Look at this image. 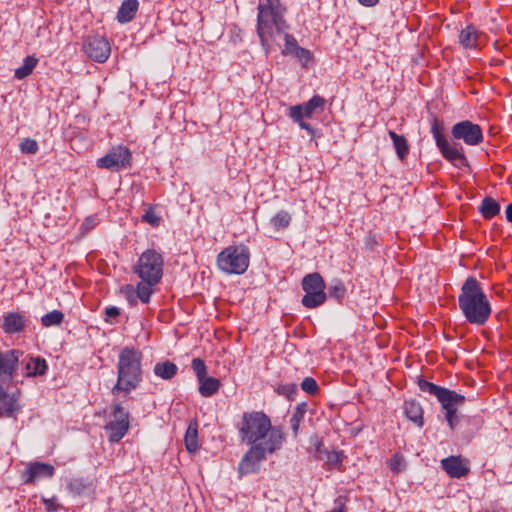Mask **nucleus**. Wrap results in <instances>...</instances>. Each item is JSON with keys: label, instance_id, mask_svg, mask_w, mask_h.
<instances>
[{"label": "nucleus", "instance_id": "obj_1", "mask_svg": "<svg viewBox=\"0 0 512 512\" xmlns=\"http://www.w3.org/2000/svg\"><path fill=\"white\" fill-rule=\"evenodd\" d=\"M458 306L466 322L474 326H484L492 314L491 303L481 283L473 276L462 284Z\"/></svg>", "mask_w": 512, "mask_h": 512}, {"label": "nucleus", "instance_id": "obj_2", "mask_svg": "<svg viewBox=\"0 0 512 512\" xmlns=\"http://www.w3.org/2000/svg\"><path fill=\"white\" fill-rule=\"evenodd\" d=\"M142 353L134 347H124L119 356L117 364V382L112 388L113 395L119 392L129 394L137 389L142 380Z\"/></svg>", "mask_w": 512, "mask_h": 512}, {"label": "nucleus", "instance_id": "obj_3", "mask_svg": "<svg viewBox=\"0 0 512 512\" xmlns=\"http://www.w3.org/2000/svg\"><path fill=\"white\" fill-rule=\"evenodd\" d=\"M257 34L261 45H268V37L273 34V28L277 33H284L288 25L284 19L286 7L281 0H266V3H260L257 7Z\"/></svg>", "mask_w": 512, "mask_h": 512}, {"label": "nucleus", "instance_id": "obj_4", "mask_svg": "<svg viewBox=\"0 0 512 512\" xmlns=\"http://www.w3.org/2000/svg\"><path fill=\"white\" fill-rule=\"evenodd\" d=\"M237 427L240 440L249 445L268 439L275 429L282 430L279 426L272 427L270 418L262 411L244 412Z\"/></svg>", "mask_w": 512, "mask_h": 512}, {"label": "nucleus", "instance_id": "obj_5", "mask_svg": "<svg viewBox=\"0 0 512 512\" xmlns=\"http://www.w3.org/2000/svg\"><path fill=\"white\" fill-rule=\"evenodd\" d=\"M284 441V433L281 429H275L265 443L251 445L250 449L244 454L238 465L239 476L257 473L260 465L266 458V453H274L280 449Z\"/></svg>", "mask_w": 512, "mask_h": 512}, {"label": "nucleus", "instance_id": "obj_6", "mask_svg": "<svg viewBox=\"0 0 512 512\" xmlns=\"http://www.w3.org/2000/svg\"><path fill=\"white\" fill-rule=\"evenodd\" d=\"M249 263L250 251L243 244L230 245L217 256V266L226 274L241 275L247 271Z\"/></svg>", "mask_w": 512, "mask_h": 512}, {"label": "nucleus", "instance_id": "obj_7", "mask_svg": "<svg viewBox=\"0 0 512 512\" xmlns=\"http://www.w3.org/2000/svg\"><path fill=\"white\" fill-rule=\"evenodd\" d=\"M164 259L155 249L145 250L139 257L133 272L148 283H159L163 276Z\"/></svg>", "mask_w": 512, "mask_h": 512}, {"label": "nucleus", "instance_id": "obj_8", "mask_svg": "<svg viewBox=\"0 0 512 512\" xmlns=\"http://www.w3.org/2000/svg\"><path fill=\"white\" fill-rule=\"evenodd\" d=\"M431 133L435 139L436 146L447 161L458 169L469 167V162L463 152V147L459 143L450 142L443 135L441 125L436 118L431 124Z\"/></svg>", "mask_w": 512, "mask_h": 512}, {"label": "nucleus", "instance_id": "obj_9", "mask_svg": "<svg viewBox=\"0 0 512 512\" xmlns=\"http://www.w3.org/2000/svg\"><path fill=\"white\" fill-rule=\"evenodd\" d=\"M419 389L430 395H433L441 403L442 409L445 413L457 412L458 407L465 403V396L459 394L448 388L438 386L426 379L420 378L418 380Z\"/></svg>", "mask_w": 512, "mask_h": 512}, {"label": "nucleus", "instance_id": "obj_10", "mask_svg": "<svg viewBox=\"0 0 512 512\" xmlns=\"http://www.w3.org/2000/svg\"><path fill=\"white\" fill-rule=\"evenodd\" d=\"M302 289L305 295L302 297L301 303L304 307L313 309L322 305L326 299L325 282L323 277L315 272L307 274L302 280Z\"/></svg>", "mask_w": 512, "mask_h": 512}, {"label": "nucleus", "instance_id": "obj_11", "mask_svg": "<svg viewBox=\"0 0 512 512\" xmlns=\"http://www.w3.org/2000/svg\"><path fill=\"white\" fill-rule=\"evenodd\" d=\"M131 151L122 145L112 147L103 157L97 159L96 165L100 169L121 171L130 166Z\"/></svg>", "mask_w": 512, "mask_h": 512}, {"label": "nucleus", "instance_id": "obj_12", "mask_svg": "<svg viewBox=\"0 0 512 512\" xmlns=\"http://www.w3.org/2000/svg\"><path fill=\"white\" fill-rule=\"evenodd\" d=\"M451 136L453 140H461L468 146H477L484 140L481 126L469 120L455 123L451 128Z\"/></svg>", "mask_w": 512, "mask_h": 512}, {"label": "nucleus", "instance_id": "obj_13", "mask_svg": "<svg viewBox=\"0 0 512 512\" xmlns=\"http://www.w3.org/2000/svg\"><path fill=\"white\" fill-rule=\"evenodd\" d=\"M85 55L91 60L104 63L110 56L111 47L108 40L99 34L88 35L82 45Z\"/></svg>", "mask_w": 512, "mask_h": 512}, {"label": "nucleus", "instance_id": "obj_14", "mask_svg": "<svg viewBox=\"0 0 512 512\" xmlns=\"http://www.w3.org/2000/svg\"><path fill=\"white\" fill-rule=\"evenodd\" d=\"M325 99L319 95H314L304 104H298L289 108V117L292 120H301L311 118L318 110L322 111L325 106Z\"/></svg>", "mask_w": 512, "mask_h": 512}, {"label": "nucleus", "instance_id": "obj_15", "mask_svg": "<svg viewBox=\"0 0 512 512\" xmlns=\"http://www.w3.org/2000/svg\"><path fill=\"white\" fill-rule=\"evenodd\" d=\"M23 352L17 349L0 352V377L5 376L13 379L16 375L20 357Z\"/></svg>", "mask_w": 512, "mask_h": 512}, {"label": "nucleus", "instance_id": "obj_16", "mask_svg": "<svg viewBox=\"0 0 512 512\" xmlns=\"http://www.w3.org/2000/svg\"><path fill=\"white\" fill-rule=\"evenodd\" d=\"M442 469L452 478H461L468 474L469 462L461 456H449L441 460Z\"/></svg>", "mask_w": 512, "mask_h": 512}, {"label": "nucleus", "instance_id": "obj_17", "mask_svg": "<svg viewBox=\"0 0 512 512\" xmlns=\"http://www.w3.org/2000/svg\"><path fill=\"white\" fill-rule=\"evenodd\" d=\"M54 467L47 463L34 462L27 467L24 477L26 484L34 483L40 478H51L54 475Z\"/></svg>", "mask_w": 512, "mask_h": 512}, {"label": "nucleus", "instance_id": "obj_18", "mask_svg": "<svg viewBox=\"0 0 512 512\" xmlns=\"http://www.w3.org/2000/svg\"><path fill=\"white\" fill-rule=\"evenodd\" d=\"M27 324L26 317L19 312H9L3 317V330L8 334L19 333Z\"/></svg>", "mask_w": 512, "mask_h": 512}, {"label": "nucleus", "instance_id": "obj_19", "mask_svg": "<svg viewBox=\"0 0 512 512\" xmlns=\"http://www.w3.org/2000/svg\"><path fill=\"white\" fill-rule=\"evenodd\" d=\"M480 32L473 25H468L459 33V43L465 49H476Z\"/></svg>", "mask_w": 512, "mask_h": 512}, {"label": "nucleus", "instance_id": "obj_20", "mask_svg": "<svg viewBox=\"0 0 512 512\" xmlns=\"http://www.w3.org/2000/svg\"><path fill=\"white\" fill-rule=\"evenodd\" d=\"M403 410L409 420L413 421L419 427L423 426V409L419 402L407 400L404 402Z\"/></svg>", "mask_w": 512, "mask_h": 512}, {"label": "nucleus", "instance_id": "obj_21", "mask_svg": "<svg viewBox=\"0 0 512 512\" xmlns=\"http://www.w3.org/2000/svg\"><path fill=\"white\" fill-rule=\"evenodd\" d=\"M92 482L86 478H71L67 483V490L74 496L88 494L92 490Z\"/></svg>", "mask_w": 512, "mask_h": 512}, {"label": "nucleus", "instance_id": "obj_22", "mask_svg": "<svg viewBox=\"0 0 512 512\" xmlns=\"http://www.w3.org/2000/svg\"><path fill=\"white\" fill-rule=\"evenodd\" d=\"M139 3L137 0H125L122 2L118 12L117 20L120 23H128L133 20L138 11Z\"/></svg>", "mask_w": 512, "mask_h": 512}, {"label": "nucleus", "instance_id": "obj_23", "mask_svg": "<svg viewBox=\"0 0 512 512\" xmlns=\"http://www.w3.org/2000/svg\"><path fill=\"white\" fill-rule=\"evenodd\" d=\"M26 369V377H36L42 376L46 373L48 369V365L44 358L38 357H30L29 360L25 364Z\"/></svg>", "mask_w": 512, "mask_h": 512}, {"label": "nucleus", "instance_id": "obj_24", "mask_svg": "<svg viewBox=\"0 0 512 512\" xmlns=\"http://www.w3.org/2000/svg\"><path fill=\"white\" fill-rule=\"evenodd\" d=\"M307 410L308 404L306 402H301L296 405L292 412L289 422L292 429V434L295 438L299 435L300 424L304 421Z\"/></svg>", "mask_w": 512, "mask_h": 512}, {"label": "nucleus", "instance_id": "obj_25", "mask_svg": "<svg viewBox=\"0 0 512 512\" xmlns=\"http://www.w3.org/2000/svg\"><path fill=\"white\" fill-rule=\"evenodd\" d=\"M129 429V422H114L110 421L105 425V430L109 432V440L111 442L120 441Z\"/></svg>", "mask_w": 512, "mask_h": 512}, {"label": "nucleus", "instance_id": "obj_26", "mask_svg": "<svg viewBox=\"0 0 512 512\" xmlns=\"http://www.w3.org/2000/svg\"><path fill=\"white\" fill-rule=\"evenodd\" d=\"M199 393L204 397H211L218 392L220 388V381L214 377H207L198 380Z\"/></svg>", "mask_w": 512, "mask_h": 512}, {"label": "nucleus", "instance_id": "obj_27", "mask_svg": "<svg viewBox=\"0 0 512 512\" xmlns=\"http://www.w3.org/2000/svg\"><path fill=\"white\" fill-rule=\"evenodd\" d=\"M178 371V367L171 361L159 362L154 366V374L164 380L172 379Z\"/></svg>", "mask_w": 512, "mask_h": 512}, {"label": "nucleus", "instance_id": "obj_28", "mask_svg": "<svg viewBox=\"0 0 512 512\" xmlns=\"http://www.w3.org/2000/svg\"><path fill=\"white\" fill-rule=\"evenodd\" d=\"M184 442L189 453H194L199 449L198 429L196 422H190L185 433Z\"/></svg>", "mask_w": 512, "mask_h": 512}, {"label": "nucleus", "instance_id": "obj_29", "mask_svg": "<svg viewBox=\"0 0 512 512\" xmlns=\"http://www.w3.org/2000/svg\"><path fill=\"white\" fill-rule=\"evenodd\" d=\"M479 212L485 219H491L500 212V204L492 197H485L480 206Z\"/></svg>", "mask_w": 512, "mask_h": 512}, {"label": "nucleus", "instance_id": "obj_30", "mask_svg": "<svg viewBox=\"0 0 512 512\" xmlns=\"http://www.w3.org/2000/svg\"><path fill=\"white\" fill-rule=\"evenodd\" d=\"M389 137L393 141L394 148L398 157L403 160L409 153V146L406 138L403 135H398L394 131H389Z\"/></svg>", "mask_w": 512, "mask_h": 512}, {"label": "nucleus", "instance_id": "obj_31", "mask_svg": "<svg viewBox=\"0 0 512 512\" xmlns=\"http://www.w3.org/2000/svg\"><path fill=\"white\" fill-rule=\"evenodd\" d=\"M157 284L158 283H148L147 281L141 280L134 287L136 297H138L143 304H148L150 302L151 295L154 292L153 287Z\"/></svg>", "mask_w": 512, "mask_h": 512}, {"label": "nucleus", "instance_id": "obj_32", "mask_svg": "<svg viewBox=\"0 0 512 512\" xmlns=\"http://www.w3.org/2000/svg\"><path fill=\"white\" fill-rule=\"evenodd\" d=\"M38 60L34 56H27L21 67L15 70V77L19 80L29 76L37 65Z\"/></svg>", "mask_w": 512, "mask_h": 512}, {"label": "nucleus", "instance_id": "obj_33", "mask_svg": "<svg viewBox=\"0 0 512 512\" xmlns=\"http://www.w3.org/2000/svg\"><path fill=\"white\" fill-rule=\"evenodd\" d=\"M290 222H291V215L285 210L278 211L271 218V225L276 230H282V229L287 228L290 225Z\"/></svg>", "mask_w": 512, "mask_h": 512}, {"label": "nucleus", "instance_id": "obj_34", "mask_svg": "<svg viewBox=\"0 0 512 512\" xmlns=\"http://www.w3.org/2000/svg\"><path fill=\"white\" fill-rule=\"evenodd\" d=\"M64 320V313L60 310H53L46 313L41 318V323L44 327L58 326Z\"/></svg>", "mask_w": 512, "mask_h": 512}, {"label": "nucleus", "instance_id": "obj_35", "mask_svg": "<svg viewBox=\"0 0 512 512\" xmlns=\"http://www.w3.org/2000/svg\"><path fill=\"white\" fill-rule=\"evenodd\" d=\"M328 294L338 302H341L346 294L343 282L341 280H334L328 288Z\"/></svg>", "mask_w": 512, "mask_h": 512}, {"label": "nucleus", "instance_id": "obj_36", "mask_svg": "<svg viewBox=\"0 0 512 512\" xmlns=\"http://www.w3.org/2000/svg\"><path fill=\"white\" fill-rule=\"evenodd\" d=\"M388 466L393 474H399L406 469L405 458L402 454H394L388 462Z\"/></svg>", "mask_w": 512, "mask_h": 512}, {"label": "nucleus", "instance_id": "obj_37", "mask_svg": "<svg viewBox=\"0 0 512 512\" xmlns=\"http://www.w3.org/2000/svg\"><path fill=\"white\" fill-rule=\"evenodd\" d=\"M114 422H129V413L124 410L119 402L114 401L111 405Z\"/></svg>", "mask_w": 512, "mask_h": 512}, {"label": "nucleus", "instance_id": "obj_38", "mask_svg": "<svg viewBox=\"0 0 512 512\" xmlns=\"http://www.w3.org/2000/svg\"><path fill=\"white\" fill-rule=\"evenodd\" d=\"M142 220L152 227H158L161 221V217L157 215L152 207H149L142 216Z\"/></svg>", "mask_w": 512, "mask_h": 512}, {"label": "nucleus", "instance_id": "obj_39", "mask_svg": "<svg viewBox=\"0 0 512 512\" xmlns=\"http://www.w3.org/2000/svg\"><path fill=\"white\" fill-rule=\"evenodd\" d=\"M192 369L195 372L198 380L204 378L207 374L206 364L200 358H194L192 360Z\"/></svg>", "mask_w": 512, "mask_h": 512}, {"label": "nucleus", "instance_id": "obj_40", "mask_svg": "<svg viewBox=\"0 0 512 512\" xmlns=\"http://www.w3.org/2000/svg\"><path fill=\"white\" fill-rule=\"evenodd\" d=\"M276 391L279 395H284L289 400H292L294 398V396L297 394L298 388H297L296 384L291 383V384L280 385L276 389Z\"/></svg>", "mask_w": 512, "mask_h": 512}, {"label": "nucleus", "instance_id": "obj_41", "mask_svg": "<svg viewBox=\"0 0 512 512\" xmlns=\"http://www.w3.org/2000/svg\"><path fill=\"white\" fill-rule=\"evenodd\" d=\"M122 292L131 307H135L138 304V301H140L139 298L136 297V291L133 285H126L123 287Z\"/></svg>", "mask_w": 512, "mask_h": 512}, {"label": "nucleus", "instance_id": "obj_42", "mask_svg": "<svg viewBox=\"0 0 512 512\" xmlns=\"http://www.w3.org/2000/svg\"><path fill=\"white\" fill-rule=\"evenodd\" d=\"M301 388L303 391L310 395H314L318 392L319 386L316 382V380L312 377H306L301 382Z\"/></svg>", "mask_w": 512, "mask_h": 512}, {"label": "nucleus", "instance_id": "obj_43", "mask_svg": "<svg viewBox=\"0 0 512 512\" xmlns=\"http://www.w3.org/2000/svg\"><path fill=\"white\" fill-rule=\"evenodd\" d=\"M38 148L37 142L31 138H25L20 144V150L27 154H35Z\"/></svg>", "mask_w": 512, "mask_h": 512}, {"label": "nucleus", "instance_id": "obj_44", "mask_svg": "<svg viewBox=\"0 0 512 512\" xmlns=\"http://www.w3.org/2000/svg\"><path fill=\"white\" fill-rule=\"evenodd\" d=\"M285 47L283 49V54H292L295 48L298 47L297 41L291 34H284Z\"/></svg>", "mask_w": 512, "mask_h": 512}, {"label": "nucleus", "instance_id": "obj_45", "mask_svg": "<svg viewBox=\"0 0 512 512\" xmlns=\"http://www.w3.org/2000/svg\"><path fill=\"white\" fill-rule=\"evenodd\" d=\"M105 321L112 324L117 322L116 318L120 315V309L116 306H109L104 309Z\"/></svg>", "mask_w": 512, "mask_h": 512}, {"label": "nucleus", "instance_id": "obj_46", "mask_svg": "<svg viewBox=\"0 0 512 512\" xmlns=\"http://www.w3.org/2000/svg\"><path fill=\"white\" fill-rule=\"evenodd\" d=\"M291 55L295 56L296 58H298L299 60L304 61V62H307L311 59V54H310L309 50L302 48L300 46L295 48V50L293 51V53Z\"/></svg>", "mask_w": 512, "mask_h": 512}, {"label": "nucleus", "instance_id": "obj_47", "mask_svg": "<svg viewBox=\"0 0 512 512\" xmlns=\"http://www.w3.org/2000/svg\"><path fill=\"white\" fill-rule=\"evenodd\" d=\"M42 500L48 512H56L61 508V505L57 502L55 497L51 499L43 498Z\"/></svg>", "mask_w": 512, "mask_h": 512}, {"label": "nucleus", "instance_id": "obj_48", "mask_svg": "<svg viewBox=\"0 0 512 512\" xmlns=\"http://www.w3.org/2000/svg\"><path fill=\"white\" fill-rule=\"evenodd\" d=\"M445 419L448 423V426L451 430H454L456 429V427L458 426V423H459V417L457 415V412H449V413H445Z\"/></svg>", "mask_w": 512, "mask_h": 512}, {"label": "nucleus", "instance_id": "obj_49", "mask_svg": "<svg viewBox=\"0 0 512 512\" xmlns=\"http://www.w3.org/2000/svg\"><path fill=\"white\" fill-rule=\"evenodd\" d=\"M327 512H346V499L344 497H338L334 501V507Z\"/></svg>", "mask_w": 512, "mask_h": 512}, {"label": "nucleus", "instance_id": "obj_50", "mask_svg": "<svg viewBox=\"0 0 512 512\" xmlns=\"http://www.w3.org/2000/svg\"><path fill=\"white\" fill-rule=\"evenodd\" d=\"M295 123H297L301 129L306 130L311 136L315 135L314 128L307 122H305L303 119L301 120H293Z\"/></svg>", "mask_w": 512, "mask_h": 512}, {"label": "nucleus", "instance_id": "obj_51", "mask_svg": "<svg viewBox=\"0 0 512 512\" xmlns=\"http://www.w3.org/2000/svg\"><path fill=\"white\" fill-rule=\"evenodd\" d=\"M82 226L85 230L92 229L95 226V219L92 217L86 218Z\"/></svg>", "mask_w": 512, "mask_h": 512}, {"label": "nucleus", "instance_id": "obj_52", "mask_svg": "<svg viewBox=\"0 0 512 512\" xmlns=\"http://www.w3.org/2000/svg\"><path fill=\"white\" fill-rule=\"evenodd\" d=\"M358 2L363 6L373 7L379 2V0H358Z\"/></svg>", "mask_w": 512, "mask_h": 512}, {"label": "nucleus", "instance_id": "obj_53", "mask_svg": "<svg viewBox=\"0 0 512 512\" xmlns=\"http://www.w3.org/2000/svg\"><path fill=\"white\" fill-rule=\"evenodd\" d=\"M505 213L507 221L512 223V203L506 207Z\"/></svg>", "mask_w": 512, "mask_h": 512}, {"label": "nucleus", "instance_id": "obj_54", "mask_svg": "<svg viewBox=\"0 0 512 512\" xmlns=\"http://www.w3.org/2000/svg\"><path fill=\"white\" fill-rule=\"evenodd\" d=\"M6 395H7V393H6L5 389L3 388V386H2V385H0V401H1L2 399H5V398H6Z\"/></svg>", "mask_w": 512, "mask_h": 512}, {"label": "nucleus", "instance_id": "obj_55", "mask_svg": "<svg viewBox=\"0 0 512 512\" xmlns=\"http://www.w3.org/2000/svg\"><path fill=\"white\" fill-rule=\"evenodd\" d=\"M329 461H336L339 462V456L337 453H334L332 456H329Z\"/></svg>", "mask_w": 512, "mask_h": 512}, {"label": "nucleus", "instance_id": "obj_56", "mask_svg": "<svg viewBox=\"0 0 512 512\" xmlns=\"http://www.w3.org/2000/svg\"><path fill=\"white\" fill-rule=\"evenodd\" d=\"M475 423L480 422L477 418H474Z\"/></svg>", "mask_w": 512, "mask_h": 512}]
</instances>
